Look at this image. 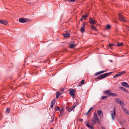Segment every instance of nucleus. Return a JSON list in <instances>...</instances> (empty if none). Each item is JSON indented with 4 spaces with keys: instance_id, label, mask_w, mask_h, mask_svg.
<instances>
[{
    "instance_id": "nucleus-1",
    "label": "nucleus",
    "mask_w": 129,
    "mask_h": 129,
    "mask_svg": "<svg viewBox=\"0 0 129 129\" xmlns=\"http://www.w3.org/2000/svg\"><path fill=\"white\" fill-rule=\"evenodd\" d=\"M112 72H110L108 73H106L102 74L100 75L99 76L95 78V80L96 81L98 80V79L101 80V79H104L107 77V76L109 75L110 74L112 73Z\"/></svg>"
},
{
    "instance_id": "nucleus-2",
    "label": "nucleus",
    "mask_w": 129,
    "mask_h": 129,
    "mask_svg": "<svg viewBox=\"0 0 129 129\" xmlns=\"http://www.w3.org/2000/svg\"><path fill=\"white\" fill-rule=\"evenodd\" d=\"M104 93H105L108 94L110 96H117V94L116 93L111 92V91L110 90L104 91Z\"/></svg>"
},
{
    "instance_id": "nucleus-3",
    "label": "nucleus",
    "mask_w": 129,
    "mask_h": 129,
    "mask_svg": "<svg viewBox=\"0 0 129 129\" xmlns=\"http://www.w3.org/2000/svg\"><path fill=\"white\" fill-rule=\"evenodd\" d=\"M69 94L73 98L75 97V92L76 90L75 89L70 88L69 89Z\"/></svg>"
},
{
    "instance_id": "nucleus-4",
    "label": "nucleus",
    "mask_w": 129,
    "mask_h": 129,
    "mask_svg": "<svg viewBox=\"0 0 129 129\" xmlns=\"http://www.w3.org/2000/svg\"><path fill=\"white\" fill-rule=\"evenodd\" d=\"M115 102L120 105L121 106H125V103L121 101L118 98H116L115 99Z\"/></svg>"
},
{
    "instance_id": "nucleus-5",
    "label": "nucleus",
    "mask_w": 129,
    "mask_h": 129,
    "mask_svg": "<svg viewBox=\"0 0 129 129\" xmlns=\"http://www.w3.org/2000/svg\"><path fill=\"white\" fill-rule=\"evenodd\" d=\"M118 17L119 20L123 22H125L126 20L123 16L119 14H118Z\"/></svg>"
},
{
    "instance_id": "nucleus-6",
    "label": "nucleus",
    "mask_w": 129,
    "mask_h": 129,
    "mask_svg": "<svg viewBox=\"0 0 129 129\" xmlns=\"http://www.w3.org/2000/svg\"><path fill=\"white\" fill-rule=\"evenodd\" d=\"M126 73L125 71H123L122 72H119L116 74L115 76L113 77V78H115L116 77H118L120 76L121 75Z\"/></svg>"
},
{
    "instance_id": "nucleus-7",
    "label": "nucleus",
    "mask_w": 129,
    "mask_h": 129,
    "mask_svg": "<svg viewBox=\"0 0 129 129\" xmlns=\"http://www.w3.org/2000/svg\"><path fill=\"white\" fill-rule=\"evenodd\" d=\"M89 22L91 24H96V21L93 19L91 18H90L89 19Z\"/></svg>"
},
{
    "instance_id": "nucleus-8",
    "label": "nucleus",
    "mask_w": 129,
    "mask_h": 129,
    "mask_svg": "<svg viewBox=\"0 0 129 129\" xmlns=\"http://www.w3.org/2000/svg\"><path fill=\"white\" fill-rule=\"evenodd\" d=\"M26 18H21L19 19V22L21 23H24L26 22Z\"/></svg>"
},
{
    "instance_id": "nucleus-9",
    "label": "nucleus",
    "mask_w": 129,
    "mask_h": 129,
    "mask_svg": "<svg viewBox=\"0 0 129 129\" xmlns=\"http://www.w3.org/2000/svg\"><path fill=\"white\" fill-rule=\"evenodd\" d=\"M116 115V114L115 113V108H114L113 110V113H112L111 114V115L112 117V119L113 120H114V116H115Z\"/></svg>"
},
{
    "instance_id": "nucleus-10",
    "label": "nucleus",
    "mask_w": 129,
    "mask_h": 129,
    "mask_svg": "<svg viewBox=\"0 0 129 129\" xmlns=\"http://www.w3.org/2000/svg\"><path fill=\"white\" fill-rule=\"evenodd\" d=\"M85 24V23H83L82 24V26H81L80 31L82 33H83L85 31L84 28Z\"/></svg>"
},
{
    "instance_id": "nucleus-11",
    "label": "nucleus",
    "mask_w": 129,
    "mask_h": 129,
    "mask_svg": "<svg viewBox=\"0 0 129 129\" xmlns=\"http://www.w3.org/2000/svg\"><path fill=\"white\" fill-rule=\"evenodd\" d=\"M91 121L92 122V124H95L96 122L98 123V124L100 123V121L99 122L97 121V120H96L95 119H94L93 118H92L91 119Z\"/></svg>"
},
{
    "instance_id": "nucleus-12",
    "label": "nucleus",
    "mask_w": 129,
    "mask_h": 129,
    "mask_svg": "<svg viewBox=\"0 0 129 129\" xmlns=\"http://www.w3.org/2000/svg\"><path fill=\"white\" fill-rule=\"evenodd\" d=\"M85 125L90 129H94V127L89 125V123L88 122H86Z\"/></svg>"
},
{
    "instance_id": "nucleus-13",
    "label": "nucleus",
    "mask_w": 129,
    "mask_h": 129,
    "mask_svg": "<svg viewBox=\"0 0 129 129\" xmlns=\"http://www.w3.org/2000/svg\"><path fill=\"white\" fill-rule=\"evenodd\" d=\"M98 113L100 117H103V114L102 111L101 110H99L98 111Z\"/></svg>"
},
{
    "instance_id": "nucleus-14",
    "label": "nucleus",
    "mask_w": 129,
    "mask_h": 129,
    "mask_svg": "<svg viewBox=\"0 0 129 129\" xmlns=\"http://www.w3.org/2000/svg\"><path fill=\"white\" fill-rule=\"evenodd\" d=\"M121 85L123 86L128 88L129 87V85L127 83L125 82H122L121 83Z\"/></svg>"
},
{
    "instance_id": "nucleus-15",
    "label": "nucleus",
    "mask_w": 129,
    "mask_h": 129,
    "mask_svg": "<svg viewBox=\"0 0 129 129\" xmlns=\"http://www.w3.org/2000/svg\"><path fill=\"white\" fill-rule=\"evenodd\" d=\"M94 118L96 120H97L98 122L100 121V120L99 118L98 117V115L96 113H94Z\"/></svg>"
},
{
    "instance_id": "nucleus-16",
    "label": "nucleus",
    "mask_w": 129,
    "mask_h": 129,
    "mask_svg": "<svg viewBox=\"0 0 129 129\" xmlns=\"http://www.w3.org/2000/svg\"><path fill=\"white\" fill-rule=\"evenodd\" d=\"M0 23L4 25H6L8 23V22L6 20H0Z\"/></svg>"
},
{
    "instance_id": "nucleus-17",
    "label": "nucleus",
    "mask_w": 129,
    "mask_h": 129,
    "mask_svg": "<svg viewBox=\"0 0 129 129\" xmlns=\"http://www.w3.org/2000/svg\"><path fill=\"white\" fill-rule=\"evenodd\" d=\"M122 109L127 114L129 115V111L125 109L124 107H122Z\"/></svg>"
},
{
    "instance_id": "nucleus-18",
    "label": "nucleus",
    "mask_w": 129,
    "mask_h": 129,
    "mask_svg": "<svg viewBox=\"0 0 129 129\" xmlns=\"http://www.w3.org/2000/svg\"><path fill=\"white\" fill-rule=\"evenodd\" d=\"M105 71H101L95 73V76H97L100 74H101L102 73H104L105 72Z\"/></svg>"
},
{
    "instance_id": "nucleus-19",
    "label": "nucleus",
    "mask_w": 129,
    "mask_h": 129,
    "mask_svg": "<svg viewBox=\"0 0 129 129\" xmlns=\"http://www.w3.org/2000/svg\"><path fill=\"white\" fill-rule=\"evenodd\" d=\"M76 45V44H71L69 45V48H73Z\"/></svg>"
},
{
    "instance_id": "nucleus-20",
    "label": "nucleus",
    "mask_w": 129,
    "mask_h": 129,
    "mask_svg": "<svg viewBox=\"0 0 129 129\" xmlns=\"http://www.w3.org/2000/svg\"><path fill=\"white\" fill-rule=\"evenodd\" d=\"M62 93L60 92H57L56 95V98L58 99L59 96Z\"/></svg>"
},
{
    "instance_id": "nucleus-21",
    "label": "nucleus",
    "mask_w": 129,
    "mask_h": 129,
    "mask_svg": "<svg viewBox=\"0 0 129 129\" xmlns=\"http://www.w3.org/2000/svg\"><path fill=\"white\" fill-rule=\"evenodd\" d=\"M120 89L122 90L123 91L126 92L127 93L128 92V91L125 88H124L123 87H120Z\"/></svg>"
},
{
    "instance_id": "nucleus-22",
    "label": "nucleus",
    "mask_w": 129,
    "mask_h": 129,
    "mask_svg": "<svg viewBox=\"0 0 129 129\" xmlns=\"http://www.w3.org/2000/svg\"><path fill=\"white\" fill-rule=\"evenodd\" d=\"M64 37H69L70 36V35L69 33H66L64 34L63 35Z\"/></svg>"
},
{
    "instance_id": "nucleus-23",
    "label": "nucleus",
    "mask_w": 129,
    "mask_h": 129,
    "mask_svg": "<svg viewBox=\"0 0 129 129\" xmlns=\"http://www.w3.org/2000/svg\"><path fill=\"white\" fill-rule=\"evenodd\" d=\"M54 110L55 111H60V108L59 107L56 106L55 107Z\"/></svg>"
},
{
    "instance_id": "nucleus-24",
    "label": "nucleus",
    "mask_w": 129,
    "mask_h": 129,
    "mask_svg": "<svg viewBox=\"0 0 129 129\" xmlns=\"http://www.w3.org/2000/svg\"><path fill=\"white\" fill-rule=\"evenodd\" d=\"M111 27V25L109 24L107 25L106 27V28L107 29H110Z\"/></svg>"
},
{
    "instance_id": "nucleus-25",
    "label": "nucleus",
    "mask_w": 129,
    "mask_h": 129,
    "mask_svg": "<svg viewBox=\"0 0 129 129\" xmlns=\"http://www.w3.org/2000/svg\"><path fill=\"white\" fill-rule=\"evenodd\" d=\"M6 110V113H9L10 111V109L8 108H7Z\"/></svg>"
},
{
    "instance_id": "nucleus-26",
    "label": "nucleus",
    "mask_w": 129,
    "mask_h": 129,
    "mask_svg": "<svg viewBox=\"0 0 129 129\" xmlns=\"http://www.w3.org/2000/svg\"><path fill=\"white\" fill-rule=\"evenodd\" d=\"M55 103V99H53L52 101L51 102V104H52V105H54Z\"/></svg>"
},
{
    "instance_id": "nucleus-27",
    "label": "nucleus",
    "mask_w": 129,
    "mask_h": 129,
    "mask_svg": "<svg viewBox=\"0 0 129 129\" xmlns=\"http://www.w3.org/2000/svg\"><path fill=\"white\" fill-rule=\"evenodd\" d=\"M123 45V43H118L117 44V46H121Z\"/></svg>"
},
{
    "instance_id": "nucleus-28",
    "label": "nucleus",
    "mask_w": 129,
    "mask_h": 129,
    "mask_svg": "<svg viewBox=\"0 0 129 129\" xmlns=\"http://www.w3.org/2000/svg\"><path fill=\"white\" fill-rule=\"evenodd\" d=\"M91 27L92 29H93L95 30L96 31L97 30L96 28L93 25H92L91 26Z\"/></svg>"
},
{
    "instance_id": "nucleus-29",
    "label": "nucleus",
    "mask_w": 129,
    "mask_h": 129,
    "mask_svg": "<svg viewBox=\"0 0 129 129\" xmlns=\"http://www.w3.org/2000/svg\"><path fill=\"white\" fill-rule=\"evenodd\" d=\"M64 107H63L62 108L61 110L60 109L59 111L64 112Z\"/></svg>"
},
{
    "instance_id": "nucleus-30",
    "label": "nucleus",
    "mask_w": 129,
    "mask_h": 129,
    "mask_svg": "<svg viewBox=\"0 0 129 129\" xmlns=\"http://www.w3.org/2000/svg\"><path fill=\"white\" fill-rule=\"evenodd\" d=\"M124 28L127 31H129V26H125Z\"/></svg>"
},
{
    "instance_id": "nucleus-31",
    "label": "nucleus",
    "mask_w": 129,
    "mask_h": 129,
    "mask_svg": "<svg viewBox=\"0 0 129 129\" xmlns=\"http://www.w3.org/2000/svg\"><path fill=\"white\" fill-rule=\"evenodd\" d=\"M76 1V0H66V1H67L70 3L74 2L75 1Z\"/></svg>"
},
{
    "instance_id": "nucleus-32",
    "label": "nucleus",
    "mask_w": 129,
    "mask_h": 129,
    "mask_svg": "<svg viewBox=\"0 0 129 129\" xmlns=\"http://www.w3.org/2000/svg\"><path fill=\"white\" fill-rule=\"evenodd\" d=\"M107 96H103L102 97L101 99H106L107 98Z\"/></svg>"
},
{
    "instance_id": "nucleus-33",
    "label": "nucleus",
    "mask_w": 129,
    "mask_h": 129,
    "mask_svg": "<svg viewBox=\"0 0 129 129\" xmlns=\"http://www.w3.org/2000/svg\"><path fill=\"white\" fill-rule=\"evenodd\" d=\"M73 110H72V108H71V107H70L68 109V110L69 112H70L72 111Z\"/></svg>"
},
{
    "instance_id": "nucleus-34",
    "label": "nucleus",
    "mask_w": 129,
    "mask_h": 129,
    "mask_svg": "<svg viewBox=\"0 0 129 129\" xmlns=\"http://www.w3.org/2000/svg\"><path fill=\"white\" fill-rule=\"evenodd\" d=\"M114 45V44H110L108 46L109 47H111Z\"/></svg>"
},
{
    "instance_id": "nucleus-35",
    "label": "nucleus",
    "mask_w": 129,
    "mask_h": 129,
    "mask_svg": "<svg viewBox=\"0 0 129 129\" xmlns=\"http://www.w3.org/2000/svg\"><path fill=\"white\" fill-rule=\"evenodd\" d=\"M60 115H61V116H63L64 115V112H61L59 111Z\"/></svg>"
},
{
    "instance_id": "nucleus-36",
    "label": "nucleus",
    "mask_w": 129,
    "mask_h": 129,
    "mask_svg": "<svg viewBox=\"0 0 129 129\" xmlns=\"http://www.w3.org/2000/svg\"><path fill=\"white\" fill-rule=\"evenodd\" d=\"M54 115H53V119L50 121L49 122H50V123H51L54 120Z\"/></svg>"
},
{
    "instance_id": "nucleus-37",
    "label": "nucleus",
    "mask_w": 129,
    "mask_h": 129,
    "mask_svg": "<svg viewBox=\"0 0 129 129\" xmlns=\"http://www.w3.org/2000/svg\"><path fill=\"white\" fill-rule=\"evenodd\" d=\"M87 16H88L87 14H86L85 15H83L82 16V17L83 18L87 17Z\"/></svg>"
},
{
    "instance_id": "nucleus-38",
    "label": "nucleus",
    "mask_w": 129,
    "mask_h": 129,
    "mask_svg": "<svg viewBox=\"0 0 129 129\" xmlns=\"http://www.w3.org/2000/svg\"><path fill=\"white\" fill-rule=\"evenodd\" d=\"M84 80H82L81 81V84H84Z\"/></svg>"
},
{
    "instance_id": "nucleus-39",
    "label": "nucleus",
    "mask_w": 129,
    "mask_h": 129,
    "mask_svg": "<svg viewBox=\"0 0 129 129\" xmlns=\"http://www.w3.org/2000/svg\"><path fill=\"white\" fill-rule=\"evenodd\" d=\"M75 106H74L71 107V108H72V110H73L75 108Z\"/></svg>"
},
{
    "instance_id": "nucleus-40",
    "label": "nucleus",
    "mask_w": 129,
    "mask_h": 129,
    "mask_svg": "<svg viewBox=\"0 0 129 129\" xmlns=\"http://www.w3.org/2000/svg\"><path fill=\"white\" fill-rule=\"evenodd\" d=\"M64 88H61L60 89V91H63L64 90Z\"/></svg>"
},
{
    "instance_id": "nucleus-41",
    "label": "nucleus",
    "mask_w": 129,
    "mask_h": 129,
    "mask_svg": "<svg viewBox=\"0 0 129 129\" xmlns=\"http://www.w3.org/2000/svg\"><path fill=\"white\" fill-rule=\"evenodd\" d=\"M79 103H77L74 106H75V107H76V106L78 105H79Z\"/></svg>"
},
{
    "instance_id": "nucleus-42",
    "label": "nucleus",
    "mask_w": 129,
    "mask_h": 129,
    "mask_svg": "<svg viewBox=\"0 0 129 129\" xmlns=\"http://www.w3.org/2000/svg\"><path fill=\"white\" fill-rule=\"evenodd\" d=\"M53 106H54V105H52V104H51L50 106H51V107L52 108H53Z\"/></svg>"
},
{
    "instance_id": "nucleus-43",
    "label": "nucleus",
    "mask_w": 129,
    "mask_h": 129,
    "mask_svg": "<svg viewBox=\"0 0 129 129\" xmlns=\"http://www.w3.org/2000/svg\"><path fill=\"white\" fill-rule=\"evenodd\" d=\"M79 121H83V119H79Z\"/></svg>"
},
{
    "instance_id": "nucleus-44",
    "label": "nucleus",
    "mask_w": 129,
    "mask_h": 129,
    "mask_svg": "<svg viewBox=\"0 0 129 129\" xmlns=\"http://www.w3.org/2000/svg\"><path fill=\"white\" fill-rule=\"evenodd\" d=\"M101 128L102 129H105V128L104 127H101Z\"/></svg>"
},
{
    "instance_id": "nucleus-45",
    "label": "nucleus",
    "mask_w": 129,
    "mask_h": 129,
    "mask_svg": "<svg viewBox=\"0 0 129 129\" xmlns=\"http://www.w3.org/2000/svg\"><path fill=\"white\" fill-rule=\"evenodd\" d=\"M92 107L91 108H90V109H89V110L90 111L92 109Z\"/></svg>"
},
{
    "instance_id": "nucleus-46",
    "label": "nucleus",
    "mask_w": 129,
    "mask_h": 129,
    "mask_svg": "<svg viewBox=\"0 0 129 129\" xmlns=\"http://www.w3.org/2000/svg\"><path fill=\"white\" fill-rule=\"evenodd\" d=\"M83 20V19L82 18H80V21H82Z\"/></svg>"
},
{
    "instance_id": "nucleus-47",
    "label": "nucleus",
    "mask_w": 129,
    "mask_h": 129,
    "mask_svg": "<svg viewBox=\"0 0 129 129\" xmlns=\"http://www.w3.org/2000/svg\"><path fill=\"white\" fill-rule=\"evenodd\" d=\"M90 112V111H89V110H88V112H87V114H88L89 112Z\"/></svg>"
},
{
    "instance_id": "nucleus-48",
    "label": "nucleus",
    "mask_w": 129,
    "mask_h": 129,
    "mask_svg": "<svg viewBox=\"0 0 129 129\" xmlns=\"http://www.w3.org/2000/svg\"><path fill=\"white\" fill-rule=\"evenodd\" d=\"M69 108V107H66V108L68 110V108Z\"/></svg>"
},
{
    "instance_id": "nucleus-49",
    "label": "nucleus",
    "mask_w": 129,
    "mask_h": 129,
    "mask_svg": "<svg viewBox=\"0 0 129 129\" xmlns=\"http://www.w3.org/2000/svg\"><path fill=\"white\" fill-rule=\"evenodd\" d=\"M102 36H103V37H105V36H105V35H102Z\"/></svg>"
},
{
    "instance_id": "nucleus-50",
    "label": "nucleus",
    "mask_w": 129,
    "mask_h": 129,
    "mask_svg": "<svg viewBox=\"0 0 129 129\" xmlns=\"http://www.w3.org/2000/svg\"><path fill=\"white\" fill-rule=\"evenodd\" d=\"M61 116V115H60V116H59V117H60L61 116Z\"/></svg>"
},
{
    "instance_id": "nucleus-51",
    "label": "nucleus",
    "mask_w": 129,
    "mask_h": 129,
    "mask_svg": "<svg viewBox=\"0 0 129 129\" xmlns=\"http://www.w3.org/2000/svg\"><path fill=\"white\" fill-rule=\"evenodd\" d=\"M110 61L111 62H112L113 61H112V60H110Z\"/></svg>"
},
{
    "instance_id": "nucleus-52",
    "label": "nucleus",
    "mask_w": 129,
    "mask_h": 129,
    "mask_svg": "<svg viewBox=\"0 0 129 129\" xmlns=\"http://www.w3.org/2000/svg\"><path fill=\"white\" fill-rule=\"evenodd\" d=\"M79 86H81V84H79Z\"/></svg>"
},
{
    "instance_id": "nucleus-53",
    "label": "nucleus",
    "mask_w": 129,
    "mask_h": 129,
    "mask_svg": "<svg viewBox=\"0 0 129 129\" xmlns=\"http://www.w3.org/2000/svg\"><path fill=\"white\" fill-rule=\"evenodd\" d=\"M116 45V44H114V45H113V46H115Z\"/></svg>"
}]
</instances>
